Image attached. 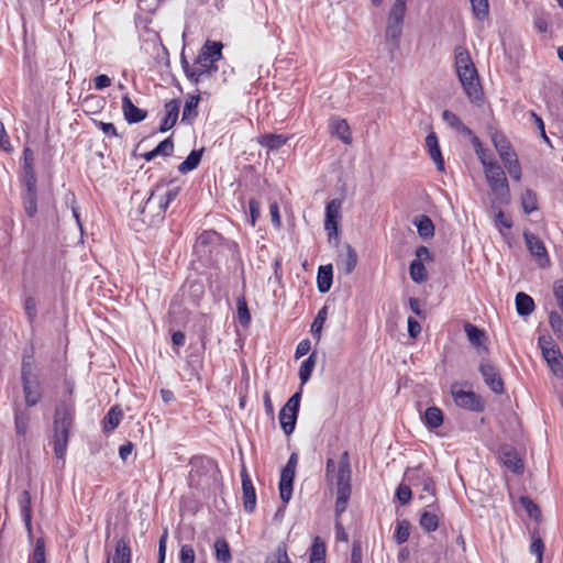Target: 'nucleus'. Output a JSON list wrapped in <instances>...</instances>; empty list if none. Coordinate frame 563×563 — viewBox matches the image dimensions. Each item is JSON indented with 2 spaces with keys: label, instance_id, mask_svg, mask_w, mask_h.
Listing matches in <instances>:
<instances>
[{
  "label": "nucleus",
  "instance_id": "nucleus-1",
  "mask_svg": "<svg viewBox=\"0 0 563 563\" xmlns=\"http://www.w3.org/2000/svg\"><path fill=\"white\" fill-rule=\"evenodd\" d=\"M454 68L464 93L472 103L483 101V89L478 71L466 47L459 45L454 48Z\"/></svg>",
  "mask_w": 563,
  "mask_h": 563
},
{
  "label": "nucleus",
  "instance_id": "nucleus-2",
  "mask_svg": "<svg viewBox=\"0 0 563 563\" xmlns=\"http://www.w3.org/2000/svg\"><path fill=\"white\" fill-rule=\"evenodd\" d=\"M335 489H336V500H335V539L336 541L347 542L349 537L347 533L340 521V516L346 510L352 487H351V466L349 453L344 451L340 457V462L338 465V472L335 475Z\"/></svg>",
  "mask_w": 563,
  "mask_h": 563
},
{
  "label": "nucleus",
  "instance_id": "nucleus-3",
  "mask_svg": "<svg viewBox=\"0 0 563 563\" xmlns=\"http://www.w3.org/2000/svg\"><path fill=\"white\" fill-rule=\"evenodd\" d=\"M74 423V407L63 402L56 407L53 422V438L51 444L57 459L63 460L66 455L69 431Z\"/></svg>",
  "mask_w": 563,
  "mask_h": 563
},
{
  "label": "nucleus",
  "instance_id": "nucleus-4",
  "mask_svg": "<svg viewBox=\"0 0 563 563\" xmlns=\"http://www.w3.org/2000/svg\"><path fill=\"white\" fill-rule=\"evenodd\" d=\"M407 11V0H395L387 15L385 29V40L398 47L402 35L405 16Z\"/></svg>",
  "mask_w": 563,
  "mask_h": 563
},
{
  "label": "nucleus",
  "instance_id": "nucleus-5",
  "mask_svg": "<svg viewBox=\"0 0 563 563\" xmlns=\"http://www.w3.org/2000/svg\"><path fill=\"white\" fill-rule=\"evenodd\" d=\"M485 177L492 192L500 202L508 203L509 201V186L506 174L501 166L494 162L486 165L484 168Z\"/></svg>",
  "mask_w": 563,
  "mask_h": 563
},
{
  "label": "nucleus",
  "instance_id": "nucleus-6",
  "mask_svg": "<svg viewBox=\"0 0 563 563\" xmlns=\"http://www.w3.org/2000/svg\"><path fill=\"white\" fill-rule=\"evenodd\" d=\"M135 212L141 217V221L144 224L153 227L159 224L164 220L166 209L163 205L162 198L152 189L148 198L135 210Z\"/></svg>",
  "mask_w": 563,
  "mask_h": 563
},
{
  "label": "nucleus",
  "instance_id": "nucleus-7",
  "mask_svg": "<svg viewBox=\"0 0 563 563\" xmlns=\"http://www.w3.org/2000/svg\"><path fill=\"white\" fill-rule=\"evenodd\" d=\"M300 399V393H295L279 411V423L286 435H290L295 430Z\"/></svg>",
  "mask_w": 563,
  "mask_h": 563
},
{
  "label": "nucleus",
  "instance_id": "nucleus-8",
  "mask_svg": "<svg viewBox=\"0 0 563 563\" xmlns=\"http://www.w3.org/2000/svg\"><path fill=\"white\" fill-rule=\"evenodd\" d=\"M222 43L207 42L197 57V64L200 65L210 76L218 68L214 65L222 57Z\"/></svg>",
  "mask_w": 563,
  "mask_h": 563
},
{
  "label": "nucleus",
  "instance_id": "nucleus-9",
  "mask_svg": "<svg viewBox=\"0 0 563 563\" xmlns=\"http://www.w3.org/2000/svg\"><path fill=\"white\" fill-rule=\"evenodd\" d=\"M404 479L409 485L421 488L422 492L430 496H435V485L430 474L424 471L421 466L408 468L405 473Z\"/></svg>",
  "mask_w": 563,
  "mask_h": 563
},
{
  "label": "nucleus",
  "instance_id": "nucleus-10",
  "mask_svg": "<svg viewBox=\"0 0 563 563\" xmlns=\"http://www.w3.org/2000/svg\"><path fill=\"white\" fill-rule=\"evenodd\" d=\"M297 463L298 455L297 453H292L280 473L279 495L284 504H287L292 495V483Z\"/></svg>",
  "mask_w": 563,
  "mask_h": 563
},
{
  "label": "nucleus",
  "instance_id": "nucleus-11",
  "mask_svg": "<svg viewBox=\"0 0 563 563\" xmlns=\"http://www.w3.org/2000/svg\"><path fill=\"white\" fill-rule=\"evenodd\" d=\"M451 393L455 404L459 407L476 412L483 411L484 406L481 400V397L476 395L474 391L463 390L459 388V386L455 384L452 386Z\"/></svg>",
  "mask_w": 563,
  "mask_h": 563
},
{
  "label": "nucleus",
  "instance_id": "nucleus-12",
  "mask_svg": "<svg viewBox=\"0 0 563 563\" xmlns=\"http://www.w3.org/2000/svg\"><path fill=\"white\" fill-rule=\"evenodd\" d=\"M485 384L495 394L504 393V382L497 367L488 360L483 358L478 367Z\"/></svg>",
  "mask_w": 563,
  "mask_h": 563
},
{
  "label": "nucleus",
  "instance_id": "nucleus-13",
  "mask_svg": "<svg viewBox=\"0 0 563 563\" xmlns=\"http://www.w3.org/2000/svg\"><path fill=\"white\" fill-rule=\"evenodd\" d=\"M342 201L340 199H332L325 206L324 230L329 239L336 236L339 222L341 220Z\"/></svg>",
  "mask_w": 563,
  "mask_h": 563
},
{
  "label": "nucleus",
  "instance_id": "nucleus-14",
  "mask_svg": "<svg viewBox=\"0 0 563 563\" xmlns=\"http://www.w3.org/2000/svg\"><path fill=\"white\" fill-rule=\"evenodd\" d=\"M525 242L528 251L538 262L541 267H545L550 264V258L548 256L547 249L544 243L533 233L525 232L523 233Z\"/></svg>",
  "mask_w": 563,
  "mask_h": 563
},
{
  "label": "nucleus",
  "instance_id": "nucleus-15",
  "mask_svg": "<svg viewBox=\"0 0 563 563\" xmlns=\"http://www.w3.org/2000/svg\"><path fill=\"white\" fill-rule=\"evenodd\" d=\"M22 385L26 407L36 406L42 399V386L38 376L22 378Z\"/></svg>",
  "mask_w": 563,
  "mask_h": 563
},
{
  "label": "nucleus",
  "instance_id": "nucleus-16",
  "mask_svg": "<svg viewBox=\"0 0 563 563\" xmlns=\"http://www.w3.org/2000/svg\"><path fill=\"white\" fill-rule=\"evenodd\" d=\"M241 478L243 492V507L246 512H252L256 506V494L253 483L244 466L242 467L241 471Z\"/></svg>",
  "mask_w": 563,
  "mask_h": 563
},
{
  "label": "nucleus",
  "instance_id": "nucleus-17",
  "mask_svg": "<svg viewBox=\"0 0 563 563\" xmlns=\"http://www.w3.org/2000/svg\"><path fill=\"white\" fill-rule=\"evenodd\" d=\"M492 142L504 164L518 157L510 142L503 133L494 132L492 134Z\"/></svg>",
  "mask_w": 563,
  "mask_h": 563
},
{
  "label": "nucleus",
  "instance_id": "nucleus-18",
  "mask_svg": "<svg viewBox=\"0 0 563 563\" xmlns=\"http://www.w3.org/2000/svg\"><path fill=\"white\" fill-rule=\"evenodd\" d=\"M357 264V254L355 250L350 245H344V252L339 254L336 266L340 272L344 275H350Z\"/></svg>",
  "mask_w": 563,
  "mask_h": 563
},
{
  "label": "nucleus",
  "instance_id": "nucleus-19",
  "mask_svg": "<svg viewBox=\"0 0 563 563\" xmlns=\"http://www.w3.org/2000/svg\"><path fill=\"white\" fill-rule=\"evenodd\" d=\"M122 112H123L124 119L130 124L139 123V122L143 121L147 115V112L145 110L137 108L132 102L129 95H124L122 97Z\"/></svg>",
  "mask_w": 563,
  "mask_h": 563
},
{
  "label": "nucleus",
  "instance_id": "nucleus-20",
  "mask_svg": "<svg viewBox=\"0 0 563 563\" xmlns=\"http://www.w3.org/2000/svg\"><path fill=\"white\" fill-rule=\"evenodd\" d=\"M180 102L176 99H173L165 103V117L161 123L159 131L166 132L170 130L179 115Z\"/></svg>",
  "mask_w": 563,
  "mask_h": 563
},
{
  "label": "nucleus",
  "instance_id": "nucleus-21",
  "mask_svg": "<svg viewBox=\"0 0 563 563\" xmlns=\"http://www.w3.org/2000/svg\"><path fill=\"white\" fill-rule=\"evenodd\" d=\"M31 413L26 408H14V431L20 438H25L29 431Z\"/></svg>",
  "mask_w": 563,
  "mask_h": 563
},
{
  "label": "nucleus",
  "instance_id": "nucleus-22",
  "mask_svg": "<svg viewBox=\"0 0 563 563\" xmlns=\"http://www.w3.org/2000/svg\"><path fill=\"white\" fill-rule=\"evenodd\" d=\"M426 146L431 159L437 165V168L439 170H444V159L441 154L438 136L434 132H430L427 135Z\"/></svg>",
  "mask_w": 563,
  "mask_h": 563
},
{
  "label": "nucleus",
  "instance_id": "nucleus-23",
  "mask_svg": "<svg viewBox=\"0 0 563 563\" xmlns=\"http://www.w3.org/2000/svg\"><path fill=\"white\" fill-rule=\"evenodd\" d=\"M24 164H23V181L25 187L36 186V176L34 172V156L33 152L26 147L23 152Z\"/></svg>",
  "mask_w": 563,
  "mask_h": 563
},
{
  "label": "nucleus",
  "instance_id": "nucleus-24",
  "mask_svg": "<svg viewBox=\"0 0 563 563\" xmlns=\"http://www.w3.org/2000/svg\"><path fill=\"white\" fill-rule=\"evenodd\" d=\"M111 563H132V551L129 541L120 538L115 542L114 553L110 556Z\"/></svg>",
  "mask_w": 563,
  "mask_h": 563
},
{
  "label": "nucleus",
  "instance_id": "nucleus-25",
  "mask_svg": "<svg viewBox=\"0 0 563 563\" xmlns=\"http://www.w3.org/2000/svg\"><path fill=\"white\" fill-rule=\"evenodd\" d=\"M330 129L331 133L340 139L344 144H351L352 135L346 120L340 118L331 119Z\"/></svg>",
  "mask_w": 563,
  "mask_h": 563
},
{
  "label": "nucleus",
  "instance_id": "nucleus-26",
  "mask_svg": "<svg viewBox=\"0 0 563 563\" xmlns=\"http://www.w3.org/2000/svg\"><path fill=\"white\" fill-rule=\"evenodd\" d=\"M153 190L162 198L163 205L165 209H167L169 203L178 196L180 187L172 184L158 183Z\"/></svg>",
  "mask_w": 563,
  "mask_h": 563
},
{
  "label": "nucleus",
  "instance_id": "nucleus-27",
  "mask_svg": "<svg viewBox=\"0 0 563 563\" xmlns=\"http://www.w3.org/2000/svg\"><path fill=\"white\" fill-rule=\"evenodd\" d=\"M464 331L467 335V339L470 341V343L477 349L478 352H481L482 350H486L485 347V340H486V334L483 330H481L479 328H477L476 325L472 324V323H466L464 325Z\"/></svg>",
  "mask_w": 563,
  "mask_h": 563
},
{
  "label": "nucleus",
  "instance_id": "nucleus-28",
  "mask_svg": "<svg viewBox=\"0 0 563 563\" xmlns=\"http://www.w3.org/2000/svg\"><path fill=\"white\" fill-rule=\"evenodd\" d=\"M289 140L283 134L265 133L257 137V143L271 151L280 148Z\"/></svg>",
  "mask_w": 563,
  "mask_h": 563
},
{
  "label": "nucleus",
  "instance_id": "nucleus-29",
  "mask_svg": "<svg viewBox=\"0 0 563 563\" xmlns=\"http://www.w3.org/2000/svg\"><path fill=\"white\" fill-rule=\"evenodd\" d=\"M333 271L332 265H322L318 269L317 275V285L318 290L322 294H325L330 290L332 285Z\"/></svg>",
  "mask_w": 563,
  "mask_h": 563
},
{
  "label": "nucleus",
  "instance_id": "nucleus-30",
  "mask_svg": "<svg viewBox=\"0 0 563 563\" xmlns=\"http://www.w3.org/2000/svg\"><path fill=\"white\" fill-rule=\"evenodd\" d=\"M24 211L29 217H34L37 212V191L36 186L25 187L22 194Z\"/></svg>",
  "mask_w": 563,
  "mask_h": 563
},
{
  "label": "nucleus",
  "instance_id": "nucleus-31",
  "mask_svg": "<svg viewBox=\"0 0 563 563\" xmlns=\"http://www.w3.org/2000/svg\"><path fill=\"white\" fill-rule=\"evenodd\" d=\"M19 508L20 514L22 517V520L24 521L26 528L29 531H31V519H32V511H31V495L29 490H23L19 495Z\"/></svg>",
  "mask_w": 563,
  "mask_h": 563
},
{
  "label": "nucleus",
  "instance_id": "nucleus-32",
  "mask_svg": "<svg viewBox=\"0 0 563 563\" xmlns=\"http://www.w3.org/2000/svg\"><path fill=\"white\" fill-rule=\"evenodd\" d=\"M123 418V411L119 406L112 407L102 420V427L104 432L113 431L121 422Z\"/></svg>",
  "mask_w": 563,
  "mask_h": 563
},
{
  "label": "nucleus",
  "instance_id": "nucleus-33",
  "mask_svg": "<svg viewBox=\"0 0 563 563\" xmlns=\"http://www.w3.org/2000/svg\"><path fill=\"white\" fill-rule=\"evenodd\" d=\"M413 224L422 239H430L434 235V224L428 216L420 214L416 217Z\"/></svg>",
  "mask_w": 563,
  "mask_h": 563
},
{
  "label": "nucleus",
  "instance_id": "nucleus-34",
  "mask_svg": "<svg viewBox=\"0 0 563 563\" xmlns=\"http://www.w3.org/2000/svg\"><path fill=\"white\" fill-rule=\"evenodd\" d=\"M202 154L203 148L191 151L187 158L178 165V172L185 175L196 169L201 161Z\"/></svg>",
  "mask_w": 563,
  "mask_h": 563
},
{
  "label": "nucleus",
  "instance_id": "nucleus-35",
  "mask_svg": "<svg viewBox=\"0 0 563 563\" xmlns=\"http://www.w3.org/2000/svg\"><path fill=\"white\" fill-rule=\"evenodd\" d=\"M214 555L219 563H230L232 555L228 541L224 538H218L214 542Z\"/></svg>",
  "mask_w": 563,
  "mask_h": 563
},
{
  "label": "nucleus",
  "instance_id": "nucleus-36",
  "mask_svg": "<svg viewBox=\"0 0 563 563\" xmlns=\"http://www.w3.org/2000/svg\"><path fill=\"white\" fill-rule=\"evenodd\" d=\"M501 460L504 464L512 472L520 473L523 468L522 462L518 454L511 449H504L501 451Z\"/></svg>",
  "mask_w": 563,
  "mask_h": 563
},
{
  "label": "nucleus",
  "instance_id": "nucleus-37",
  "mask_svg": "<svg viewBox=\"0 0 563 563\" xmlns=\"http://www.w3.org/2000/svg\"><path fill=\"white\" fill-rule=\"evenodd\" d=\"M325 552V543L320 537H316L310 548V563H324Z\"/></svg>",
  "mask_w": 563,
  "mask_h": 563
},
{
  "label": "nucleus",
  "instance_id": "nucleus-38",
  "mask_svg": "<svg viewBox=\"0 0 563 563\" xmlns=\"http://www.w3.org/2000/svg\"><path fill=\"white\" fill-rule=\"evenodd\" d=\"M516 309L519 316H529L534 310V301L529 295L518 292L516 296Z\"/></svg>",
  "mask_w": 563,
  "mask_h": 563
},
{
  "label": "nucleus",
  "instance_id": "nucleus-39",
  "mask_svg": "<svg viewBox=\"0 0 563 563\" xmlns=\"http://www.w3.org/2000/svg\"><path fill=\"white\" fill-rule=\"evenodd\" d=\"M181 66L186 77L194 84H198L207 71L200 65H190L184 57L181 58Z\"/></svg>",
  "mask_w": 563,
  "mask_h": 563
},
{
  "label": "nucleus",
  "instance_id": "nucleus-40",
  "mask_svg": "<svg viewBox=\"0 0 563 563\" xmlns=\"http://www.w3.org/2000/svg\"><path fill=\"white\" fill-rule=\"evenodd\" d=\"M423 420L429 429H437L443 423V413L438 407H429L424 412Z\"/></svg>",
  "mask_w": 563,
  "mask_h": 563
},
{
  "label": "nucleus",
  "instance_id": "nucleus-41",
  "mask_svg": "<svg viewBox=\"0 0 563 563\" xmlns=\"http://www.w3.org/2000/svg\"><path fill=\"white\" fill-rule=\"evenodd\" d=\"M184 295H188L189 299L194 305L198 303L200 298L202 297L205 290L203 285L200 282L194 280L188 282L183 288H181Z\"/></svg>",
  "mask_w": 563,
  "mask_h": 563
},
{
  "label": "nucleus",
  "instance_id": "nucleus-42",
  "mask_svg": "<svg viewBox=\"0 0 563 563\" xmlns=\"http://www.w3.org/2000/svg\"><path fill=\"white\" fill-rule=\"evenodd\" d=\"M419 522L426 532H433L439 527V517L434 511L424 510L420 516Z\"/></svg>",
  "mask_w": 563,
  "mask_h": 563
},
{
  "label": "nucleus",
  "instance_id": "nucleus-43",
  "mask_svg": "<svg viewBox=\"0 0 563 563\" xmlns=\"http://www.w3.org/2000/svg\"><path fill=\"white\" fill-rule=\"evenodd\" d=\"M521 206L526 214L538 210L537 194L531 189H526L521 195Z\"/></svg>",
  "mask_w": 563,
  "mask_h": 563
},
{
  "label": "nucleus",
  "instance_id": "nucleus-44",
  "mask_svg": "<svg viewBox=\"0 0 563 563\" xmlns=\"http://www.w3.org/2000/svg\"><path fill=\"white\" fill-rule=\"evenodd\" d=\"M200 97L199 96H191L185 103L184 110H183V122L190 123L196 117H197V107L199 103Z\"/></svg>",
  "mask_w": 563,
  "mask_h": 563
},
{
  "label": "nucleus",
  "instance_id": "nucleus-45",
  "mask_svg": "<svg viewBox=\"0 0 563 563\" xmlns=\"http://www.w3.org/2000/svg\"><path fill=\"white\" fill-rule=\"evenodd\" d=\"M409 275L415 283H423L427 280V269L420 261L413 260L409 266Z\"/></svg>",
  "mask_w": 563,
  "mask_h": 563
},
{
  "label": "nucleus",
  "instance_id": "nucleus-46",
  "mask_svg": "<svg viewBox=\"0 0 563 563\" xmlns=\"http://www.w3.org/2000/svg\"><path fill=\"white\" fill-rule=\"evenodd\" d=\"M314 366H316V353L313 352L300 365L299 378L302 384H305L309 380Z\"/></svg>",
  "mask_w": 563,
  "mask_h": 563
},
{
  "label": "nucleus",
  "instance_id": "nucleus-47",
  "mask_svg": "<svg viewBox=\"0 0 563 563\" xmlns=\"http://www.w3.org/2000/svg\"><path fill=\"white\" fill-rule=\"evenodd\" d=\"M236 312L239 322L243 327H247L251 322V314L247 308V303L244 297H241L236 301Z\"/></svg>",
  "mask_w": 563,
  "mask_h": 563
},
{
  "label": "nucleus",
  "instance_id": "nucleus-48",
  "mask_svg": "<svg viewBox=\"0 0 563 563\" xmlns=\"http://www.w3.org/2000/svg\"><path fill=\"white\" fill-rule=\"evenodd\" d=\"M410 536V523L407 520H401L397 523L394 538L398 544L405 543Z\"/></svg>",
  "mask_w": 563,
  "mask_h": 563
},
{
  "label": "nucleus",
  "instance_id": "nucleus-49",
  "mask_svg": "<svg viewBox=\"0 0 563 563\" xmlns=\"http://www.w3.org/2000/svg\"><path fill=\"white\" fill-rule=\"evenodd\" d=\"M472 144L474 146L475 154L477 155L484 168L489 163H494V161H492L490 157L487 156V151L483 147V144L477 136L472 137Z\"/></svg>",
  "mask_w": 563,
  "mask_h": 563
},
{
  "label": "nucleus",
  "instance_id": "nucleus-50",
  "mask_svg": "<svg viewBox=\"0 0 563 563\" xmlns=\"http://www.w3.org/2000/svg\"><path fill=\"white\" fill-rule=\"evenodd\" d=\"M474 15L484 20L488 15V0H470Z\"/></svg>",
  "mask_w": 563,
  "mask_h": 563
},
{
  "label": "nucleus",
  "instance_id": "nucleus-51",
  "mask_svg": "<svg viewBox=\"0 0 563 563\" xmlns=\"http://www.w3.org/2000/svg\"><path fill=\"white\" fill-rule=\"evenodd\" d=\"M529 550L531 554L537 556V563L543 562L544 543L540 537L536 534L532 536Z\"/></svg>",
  "mask_w": 563,
  "mask_h": 563
},
{
  "label": "nucleus",
  "instance_id": "nucleus-52",
  "mask_svg": "<svg viewBox=\"0 0 563 563\" xmlns=\"http://www.w3.org/2000/svg\"><path fill=\"white\" fill-rule=\"evenodd\" d=\"M442 119L444 120V122H446L451 128L453 129H456V130H460V129H463L465 130L467 133L471 134V130L465 128L461 121V119L453 112L449 111V110H444L443 113H442Z\"/></svg>",
  "mask_w": 563,
  "mask_h": 563
},
{
  "label": "nucleus",
  "instance_id": "nucleus-53",
  "mask_svg": "<svg viewBox=\"0 0 563 563\" xmlns=\"http://www.w3.org/2000/svg\"><path fill=\"white\" fill-rule=\"evenodd\" d=\"M30 561L31 563H45V543L43 539L36 540Z\"/></svg>",
  "mask_w": 563,
  "mask_h": 563
},
{
  "label": "nucleus",
  "instance_id": "nucleus-54",
  "mask_svg": "<svg viewBox=\"0 0 563 563\" xmlns=\"http://www.w3.org/2000/svg\"><path fill=\"white\" fill-rule=\"evenodd\" d=\"M549 323L552 331L559 336H563V319L556 311H551L549 314Z\"/></svg>",
  "mask_w": 563,
  "mask_h": 563
},
{
  "label": "nucleus",
  "instance_id": "nucleus-55",
  "mask_svg": "<svg viewBox=\"0 0 563 563\" xmlns=\"http://www.w3.org/2000/svg\"><path fill=\"white\" fill-rule=\"evenodd\" d=\"M529 117H530L532 123L538 129L540 136L544 140V142L550 147H552L551 141H550V139L548 137V135L545 133L544 122H543L542 118L539 117L534 111H530L529 112Z\"/></svg>",
  "mask_w": 563,
  "mask_h": 563
},
{
  "label": "nucleus",
  "instance_id": "nucleus-56",
  "mask_svg": "<svg viewBox=\"0 0 563 563\" xmlns=\"http://www.w3.org/2000/svg\"><path fill=\"white\" fill-rule=\"evenodd\" d=\"M494 225L501 232V228L511 229L512 220L503 210L498 209L494 218Z\"/></svg>",
  "mask_w": 563,
  "mask_h": 563
},
{
  "label": "nucleus",
  "instance_id": "nucleus-57",
  "mask_svg": "<svg viewBox=\"0 0 563 563\" xmlns=\"http://www.w3.org/2000/svg\"><path fill=\"white\" fill-rule=\"evenodd\" d=\"M327 319V307H323L319 310L317 317L314 318L312 324H311V333L313 335L320 336L323 323Z\"/></svg>",
  "mask_w": 563,
  "mask_h": 563
},
{
  "label": "nucleus",
  "instance_id": "nucleus-58",
  "mask_svg": "<svg viewBox=\"0 0 563 563\" xmlns=\"http://www.w3.org/2000/svg\"><path fill=\"white\" fill-rule=\"evenodd\" d=\"M410 487L411 485L409 484H400L396 489V497L402 506L409 504V501L411 500L412 493Z\"/></svg>",
  "mask_w": 563,
  "mask_h": 563
},
{
  "label": "nucleus",
  "instance_id": "nucleus-59",
  "mask_svg": "<svg viewBox=\"0 0 563 563\" xmlns=\"http://www.w3.org/2000/svg\"><path fill=\"white\" fill-rule=\"evenodd\" d=\"M509 176L516 180V181H520L521 179V165L518 161V157H516L515 159H511L509 162H507L506 164H504Z\"/></svg>",
  "mask_w": 563,
  "mask_h": 563
},
{
  "label": "nucleus",
  "instance_id": "nucleus-60",
  "mask_svg": "<svg viewBox=\"0 0 563 563\" xmlns=\"http://www.w3.org/2000/svg\"><path fill=\"white\" fill-rule=\"evenodd\" d=\"M196 554L190 544H184L180 548L179 561L180 563H195Z\"/></svg>",
  "mask_w": 563,
  "mask_h": 563
},
{
  "label": "nucleus",
  "instance_id": "nucleus-61",
  "mask_svg": "<svg viewBox=\"0 0 563 563\" xmlns=\"http://www.w3.org/2000/svg\"><path fill=\"white\" fill-rule=\"evenodd\" d=\"M34 376L37 375L33 373V356L24 355L22 360L21 379L24 377L30 378Z\"/></svg>",
  "mask_w": 563,
  "mask_h": 563
},
{
  "label": "nucleus",
  "instance_id": "nucleus-62",
  "mask_svg": "<svg viewBox=\"0 0 563 563\" xmlns=\"http://www.w3.org/2000/svg\"><path fill=\"white\" fill-rule=\"evenodd\" d=\"M520 504L531 518L537 519L540 516L539 507L529 497H521Z\"/></svg>",
  "mask_w": 563,
  "mask_h": 563
},
{
  "label": "nucleus",
  "instance_id": "nucleus-63",
  "mask_svg": "<svg viewBox=\"0 0 563 563\" xmlns=\"http://www.w3.org/2000/svg\"><path fill=\"white\" fill-rule=\"evenodd\" d=\"M542 355L548 364L562 358L560 350L554 346L542 345Z\"/></svg>",
  "mask_w": 563,
  "mask_h": 563
},
{
  "label": "nucleus",
  "instance_id": "nucleus-64",
  "mask_svg": "<svg viewBox=\"0 0 563 563\" xmlns=\"http://www.w3.org/2000/svg\"><path fill=\"white\" fill-rule=\"evenodd\" d=\"M156 154L162 156H169L174 151V143L172 137H167L164 141H162L156 147H155Z\"/></svg>",
  "mask_w": 563,
  "mask_h": 563
}]
</instances>
